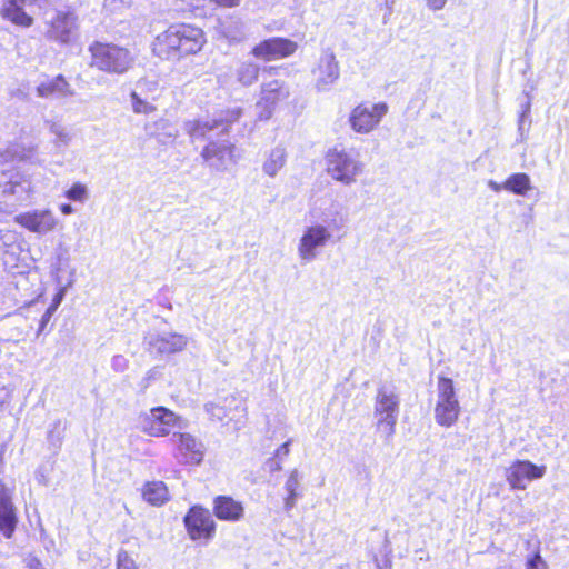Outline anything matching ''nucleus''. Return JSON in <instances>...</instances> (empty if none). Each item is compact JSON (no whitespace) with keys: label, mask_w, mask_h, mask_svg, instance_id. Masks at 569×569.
Listing matches in <instances>:
<instances>
[{"label":"nucleus","mask_w":569,"mask_h":569,"mask_svg":"<svg viewBox=\"0 0 569 569\" xmlns=\"http://www.w3.org/2000/svg\"><path fill=\"white\" fill-rule=\"evenodd\" d=\"M241 114L242 109L237 107L221 112L212 120H197L186 123V131L193 140H209V143L201 151V157L211 170L222 172L237 162L233 143L227 140L212 141L211 139L228 133L230 124L238 121Z\"/></svg>","instance_id":"1"},{"label":"nucleus","mask_w":569,"mask_h":569,"mask_svg":"<svg viewBox=\"0 0 569 569\" xmlns=\"http://www.w3.org/2000/svg\"><path fill=\"white\" fill-rule=\"evenodd\" d=\"M206 42L203 31L190 24H173L153 42V52L161 59L179 60L201 50Z\"/></svg>","instance_id":"2"},{"label":"nucleus","mask_w":569,"mask_h":569,"mask_svg":"<svg viewBox=\"0 0 569 569\" xmlns=\"http://www.w3.org/2000/svg\"><path fill=\"white\" fill-rule=\"evenodd\" d=\"M332 208L335 210L328 220V227L313 224L305 229L298 244V253L302 261L311 262L317 258L318 249L323 248L331 238L330 229L338 231L346 227L348 219L341 214L340 204L333 203Z\"/></svg>","instance_id":"3"},{"label":"nucleus","mask_w":569,"mask_h":569,"mask_svg":"<svg viewBox=\"0 0 569 569\" xmlns=\"http://www.w3.org/2000/svg\"><path fill=\"white\" fill-rule=\"evenodd\" d=\"M88 51L91 56L90 67L109 74H124L134 62L133 54L127 48L114 43L93 41Z\"/></svg>","instance_id":"4"},{"label":"nucleus","mask_w":569,"mask_h":569,"mask_svg":"<svg viewBox=\"0 0 569 569\" xmlns=\"http://www.w3.org/2000/svg\"><path fill=\"white\" fill-rule=\"evenodd\" d=\"M326 164L328 176L343 186L356 183L357 178L365 170V163L360 160V154L357 151L338 147L328 150Z\"/></svg>","instance_id":"5"},{"label":"nucleus","mask_w":569,"mask_h":569,"mask_svg":"<svg viewBox=\"0 0 569 569\" xmlns=\"http://www.w3.org/2000/svg\"><path fill=\"white\" fill-rule=\"evenodd\" d=\"M437 391L435 419L438 425L449 428L456 423L461 410L452 379L439 377Z\"/></svg>","instance_id":"6"},{"label":"nucleus","mask_w":569,"mask_h":569,"mask_svg":"<svg viewBox=\"0 0 569 569\" xmlns=\"http://www.w3.org/2000/svg\"><path fill=\"white\" fill-rule=\"evenodd\" d=\"M399 396L392 388L383 386L378 389L375 413L379 417L377 425L385 432L386 441H389L395 435L399 415Z\"/></svg>","instance_id":"7"},{"label":"nucleus","mask_w":569,"mask_h":569,"mask_svg":"<svg viewBox=\"0 0 569 569\" xmlns=\"http://www.w3.org/2000/svg\"><path fill=\"white\" fill-rule=\"evenodd\" d=\"M30 179L18 171H0V204L16 206L26 202L32 193Z\"/></svg>","instance_id":"8"},{"label":"nucleus","mask_w":569,"mask_h":569,"mask_svg":"<svg viewBox=\"0 0 569 569\" xmlns=\"http://www.w3.org/2000/svg\"><path fill=\"white\" fill-rule=\"evenodd\" d=\"M386 102L373 104L360 103L352 109L349 116V123L353 131L358 133L371 132L388 112Z\"/></svg>","instance_id":"9"},{"label":"nucleus","mask_w":569,"mask_h":569,"mask_svg":"<svg viewBox=\"0 0 569 569\" xmlns=\"http://www.w3.org/2000/svg\"><path fill=\"white\" fill-rule=\"evenodd\" d=\"M289 97L288 87L280 80H272L261 86L260 99L256 103L258 120H269L278 102Z\"/></svg>","instance_id":"10"},{"label":"nucleus","mask_w":569,"mask_h":569,"mask_svg":"<svg viewBox=\"0 0 569 569\" xmlns=\"http://www.w3.org/2000/svg\"><path fill=\"white\" fill-rule=\"evenodd\" d=\"M183 522L192 540H209L214 535L216 523L208 509L200 506L190 508L183 518Z\"/></svg>","instance_id":"11"},{"label":"nucleus","mask_w":569,"mask_h":569,"mask_svg":"<svg viewBox=\"0 0 569 569\" xmlns=\"http://www.w3.org/2000/svg\"><path fill=\"white\" fill-rule=\"evenodd\" d=\"M316 76V89L327 91L340 77L339 62L330 48L323 49L317 67L313 69Z\"/></svg>","instance_id":"12"},{"label":"nucleus","mask_w":569,"mask_h":569,"mask_svg":"<svg viewBox=\"0 0 569 569\" xmlns=\"http://www.w3.org/2000/svg\"><path fill=\"white\" fill-rule=\"evenodd\" d=\"M545 473V466H537L529 460H517L507 469L506 478L512 489L523 490L527 481L540 479Z\"/></svg>","instance_id":"13"},{"label":"nucleus","mask_w":569,"mask_h":569,"mask_svg":"<svg viewBox=\"0 0 569 569\" xmlns=\"http://www.w3.org/2000/svg\"><path fill=\"white\" fill-rule=\"evenodd\" d=\"M49 28L46 36L60 43H69L77 30V17L70 11H57L48 20Z\"/></svg>","instance_id":"14"},{"label":"nucleus","mask_w":569,"mask_h":569,"mask_svg":"<svg viewBox=\"0 0 569 569\" xmlns=\"http://www.w3.org/2000/svg\"><path fill=\"white\" fill-rule=\"evenodd\" d=\"M171 443L182 457L184 463L200 465L204 457L203 443L188 432H172Z\"/></svg>","instance_id":"15"},{"label":"nucleus","mask_w":569,"mask_h":569,"mask_svg":"<svg viewBox=\"0 0 569 569\" xmlns=\"http://www.w3.org/2000/svg\"><path fill=\"white\" fill-rule=\"evenodd\" d=\"M14 222L38 234H47L54 230L58 219L49 209L32 210L14 217Z\"/></svg>","instance_id":"16"},{"label":"nucleus","mask_w":569,"mask_h":569,"mask_svg":"<svg viewBox=\"0 0 569 569\" xmlns=\"http://www.w3.org/2000/svg\"><path fill=\"white\" fill-rule=\"evenodd\" d=\"M297 43L286 38H270L252 48L251 53L259 59L271 61L286 58L295 53Z\"/></svg>","instance_id":"17"},{"label":"nucleus","mask_w":569,"mask_h":569,"mask_svg":"<svg viewBox=\"0 0 569 569\" xmlns=\"http://www.w3.org/2000/svg\"><path fill=\"white\" fill-rule=\"evenodd\" d=\"M144 430L153 437H163L171 432V428L179 425V418L164 407L152 408L146 417Z\"/></svg>","instance_id":"18"},{"label":"nucleus","mask_w":569,"mask_h":569,"mask_svg":"<svg viewBox=\"0 0 569 569\" xmlns=\"http://www.w3.org/2000/svg\"><path fill=\"white\" fill-rule=\"evenodd\" d=\"M144 343L151 352L171 355L182 351L188 338L180 333L149 335L144 338Z\"/></svg>","instance_id":"19"},{"label":"nucleus","mask_w":569,"mask_h":569,"mask_svg":"<svg viewBox=\"0 0 569 569\" xmlns=\"http://www.w3.org/2000/svg\"><path fill=\"white\" fill-rule=\"evenodd\" d=\"M18 525L17 508L12 502L10 490L0 481V533L12 538Z\"/></svg>","instance_id":"20"},{"label":"nucleus","mask_w":569,"mask_h":569,"mask_svg":"<svg viewBox=\"0 0 569 569\" xmlns=\"http://www.w3.org/2000/svg\"><path fill=\"white\" fill-rule=\"evenodd\" d=\"M37 96L43 99H64L74 96L70 83L62 74L41 81L36 88Z\"/></svg>","instance_id":"21"},{"label":"nucleus","mask_w":569,"mask_h":569,"mask_svg":"<svg viewBox=\"0 0 569 569\" xmlns=\"http://www.w3.org/2000/svg\"><path fill=\"white\" fill-rule=\"evenodd\" d=\"M213 513L220 520L236 522L243 518L244 508L232 497L218 496L213 500Z\"/></svg>","instance_id":"22"},{"label":"nucleus","mask_w":569,"mask_h":569,"mask_svg":"<svg viewBox=\"0 0 569 569\" xmlns=\"http://www.w3.org/2000/svg\"><path fill=\"white\" fill-rule=\"evenodd\" d=\"M27 2L29 0H3L0 16L18 27L28 28L32 24L33 19L24 11Z\"/></svg>","instance_id":"23"},{"label":"nucleus","mask_w":569,"mask_h":569,"mask_svg":"<svg viewBox=\"0 0 569 569\" xmlns=\"http://www.w3.org/2000/svg\"><path fill=\"white\" fill-rule=\"evenodd\" d=\"M260 66L252 60L239 61L232 70V77L241 87H250L258 81Z\"/></svg>","instance_id":"24"},{"label":"nucleus","mask_w":569,"mask_h":569,"mask_svg":"<svg viewBox=\"0 0 569 569\" xmlns=\"http://www.w3.org/2000/svg\"><path fill=\"white\" fill-rule=\"evenodd\" d=\"M142 498L149 505L160 507L169 500V491L163 481H149L142 488Z\"/></svg>","instance_id":"25"},{"label":"nucleus","mask_w":569,"mask_h":569,"mask_svg":"<svg viewBox=\"0 0 569 569\" xmlns=\"http://www.w3.org/2000/svg\"><path fill=\"white\" fill-rule=\"evenodd\" d=\"M302 475L298 469H292L289 473V477L284 483V489L287 491V497L284 499V509L287 511L291 510L298 500V498L302 497L301 488Z\"/></svg>","instance_id":"26"},{"label":"nucleus","mask_w":569,"mask_h":569,"mask_svg":"<svg viewBox=\"0 0 569 569\" xmlns=\"http://www.w3.org/2000/svg\"><path fill=\"white\" fill-rule=\"evenodd\" d=\"M286 161V149L278 146L269 152L268 158L263 162L262 170L267 176L273 178L283 168Z\"/></svg>","instance_id":"27"},{"label":"nucleus","mask_w":569,"mask_h":569,"mask_svg":"<svg viewBox=\"0 0 569 569\" xmlns=\"http://www.w3.org/2000/svg\"><path fill=\"white\" fill-rule=\"evenodd\" d=\"M531 180L527 173H513L505 182L503 189L518 196H526L531 189Z\"/></svg>","instance_id":"28"},{"label":"nucleus","mask_w":569,"mask_h":569,"mask_svg":"<svg viewBox=\"0 0 569 569\" xmlns=\"http://www.w3.org/2000/svg\"><path fill=\"white\" fill-rule=\"evenodd\" d=\"M146 131L149 136H156L159 138L164 137L168 139H172L177 134V130L167 119H159L151 123H147Z\"/></svg>","instance_id":"29"},{"label":"nucleus","mask_w":569,"mask_h":569,"mask_svg":"<svg viewBox=\"0 0 569 569\" xmlns=\"http://www.w3.org/2000/svg\"><path fill=\"white\" fill-rule=\"evenodd\" d=\"M222 32L230 41L239 42L246 38L244 23L240 19L231 18L226 21L222 24Z\"/></svg>","instance_id":"30"},{"label":"nucleus","mask_w":569,"mask_h":569,"mask_svg":"<svg viewBox=\"0 0 569 569\" xmlns=\"http://www.w3.org/2000/svg\"><path fill=\"white\" fill-rule=\"evenodd\" d=\"M132 110L134 113L140 114H149L156 111V107L152 103L153 101L148 99V97H141L137 93H130Z\"/></svg>","instance_id":"31"},{"label":"nucleus","mask_w":569,"mask_h":569,"mask_svg":"<svg viewBox=\"0 0 569 569\" xmlns=\"http://www.w3.org/2000/svg\"><path fill=\"white\" fill-rule=\"evenodd\" d=\"M158 92V83L156 81L141 79L137 82L132 93H137L141 97H148V99L154 101Z\"/></svg>","instance_id":"32"},{"label":"nucleus","mask_w":569,"mask_h":569,"mask_svg":"<svg viewBox=\"0 0 569 569\" xmlns=\"http://www.w3.org/2000/svg\"><path fill=\"white\" fill-rule=\"evenodd\" d=\"M63 295H64L63 290H61L59 293H57L52 303L48 307L46 312L42 315L40 325H39V329L37 332L38 336L44 330V328L48 325V322L50 321L51 317L58 309L59 305L61 303V301L63 299Z\"/></svg>","instance_id":"33"},{"label":"nucleus","mask_w":569,"mask_h":569,"mask_svg":"<svg viewBox=\"0 0 569 569\" xmlns=\"http://www.w3.org/2000/svg\"><path fill=\"white\" fill-rule=\"evenodd\" d=\"M66 197L71 201L84 202L88 199V189L81 182H76L66 192Z\"/></svg>","instance_id":"34"},{"label":"nucleus","mask_w":569,"mask_h":569,"mask_svg":"<svg viewBox=\"0 0 569 569\" xmlns=\"http://www.w3.org/2000/svg\"><path fill=\"white\" fill-rule=\"evenodd\" d=\"M49 130L52 134L56 136L57 142L63 146H68L71 141V134L67 131V129L59 122H50Z\"/></svg>","instance_id":"35"},{"label":"nucleus","mask_w":569,"mask_h":569,"mask_svg":"<svg viewBox=\"0 0 569 569\" xmlns=\"http://www.w3.org/2000/svg\"><path fill=\"white\" fill-rule=\"evenodd\" d=\"M117 569H137L134 560L126 550H120L117 556Z\"/></svg>","instance_id":"36"},{"label":"nucleus","mask_w":569,"mask_h":569,"mask_svg":"<svg viewBox=\"0 0 569 569\" xmlns=\"http://www.w3.org/2000/svg\"><path fill=\"white\" fill-rule=\"evenodd\" d=\"M204 409L214 420L223 421L227 417L224 408L218 403L209 402L204 406Z\"/></svg>","instance_id":"37"},{"label":"nucleus","mask_w":569,"mask_h":569,"mask_svg":"<svg viewBox=\"0 0 569 569\" xmlns=\"http://www.w3.org/2000/svg\"><path fill=\"white\" fill-rule=\"evenodd\" d=\"M527 569H548L546 561L542 559L539 552L533 553L528 558L526 563Z\"/></svg>","instance_id":"38"},{"label":"nucleus","mask_w":569,"mask_h":569,"mask_svg":"<svg viewBox=\"0 0 569 569\" xmlns=\"http://www.w3.org/2000/svg\"><path fill=\"white\" fill-rule=\"evenodd\" d=\"M111 367L118 372H122L128 368V360L121 355H117L112 358Z\"/></svg>","instance_id":"39"},{"label":"nucleus","mask_w":569,"mask_h":569,"mask_svg":"<svg viewBox=\"0 0 569 569\" xmlns=\"http://www.w3.org/2000/svg\"><path fill=\"white\" fill-rule=\"evenodd\" d=\"M292 440L289 439L288 441H286L284 443H282L274 452V458H277L278 460L280 461H283L289 452H290V445H291Z\"/></svg>","instance_id":"40"},{"label":"nucleus","mask_w":569,"mask_h":569,"mask_svg":"<svg viewBox=\"0 0 569 569\" xmlns=\"http://www.w3.org/2000/svg\"><path fill=\"white\" fill-rule=\"evenodd\" d=\"M266 468L270 471V472H277V471H280L282 469V461L278 460L277 458L274 457H271L269 458L267 461H266Z\"/></svg>","instance_id":"41"},{"label":"nucleus","mask_w":569,"mask_h":569,"mask_svg":"<svg viewBox=\"0 0 569 569\" xmlns=\"http://www.w3.org/2000/svg\"><path fill=\"white\" fill-rule=\"evenodd\" d=\"M530 101L529 99L526 101V103L522 106V112L520 114V119H519V130L522 129V123L525 121V119L529 116L530 113Z\"/></svg>","instance_id":"42"},{"label":"nucleus","mask_w":569,"mask_h":569,"mask_svg":"<svg viewBox=\"0 0 569 569\" xmlns=\"http://www.w3.org/2000/svg\"><path fill=\"white\" fill-rule=\"evenodd\" d=\"M446 3L447 0H427V6L435 11L441 10Z\"/></svg>","instance_id":"43"},{"label":"nucleus","mask_w":569,"mask_h":569,"mask_svg":"<svg viewBox=\"0 0 569 569\" xmlns=\"http://www.w3.org/2000/svg\"><path fill=\"white\" fill-rule=\"evenodd\" d=\"M212 1L216 2L218 6L227 7V8L237 7L240 3V0H212Z\"/></svg>","instance_id":"44"},{"label":"nucleus","mask_w":569,"mask_h":569,"mask_svg":"<svg viewBox=\"0 0 569 569\" xmlns=\"http://www.w3.org/2000/svg\"><path fill=\"white\" fill-rule=\"evenodd\" d=\"M488 187L493 190L495 192H499L503 189V183H498L495 180L488 181Z\"/></svg>","instance_id":"45"},{"label":"nucleus","mask_w":569,"mask_h":569,"mask_svg":"<svg viewBox=\"0 0 569 569\" xmlns=\"http://www.w3.org/2000/svg\"><path fill=\"white\" fill-rule=\"evenodd\" d=\"M60 211L63 214L68 216V214H71L73 212V208H72V206L70 203H62L60 206Z\"/></svg>","instance_id":"46"}]
</instances>
